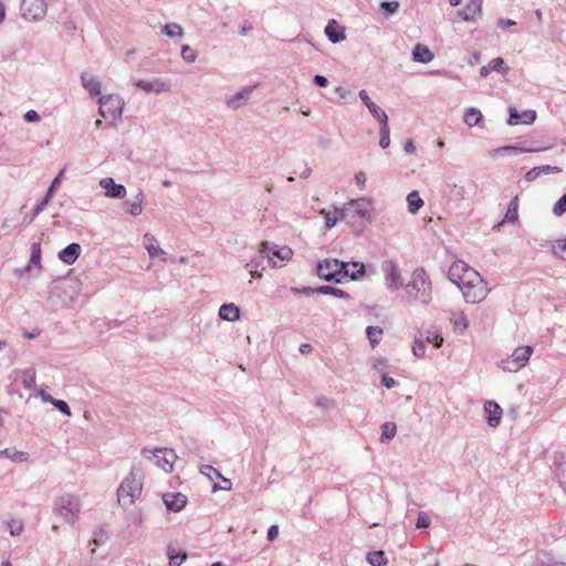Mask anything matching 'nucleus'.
Segmentation results:
<instances>
[{
  "label": "nucleus",
  "instance_id": "f257e3e1",
  "mask_svg": "<svg viewBox=\"0 0 566 566\" xmlns=\"http://www.w3.org/2000/svg\"><path fill=\"white\" fill-rule=\"evenodd\" d=\"M448 279L462 291L465 302L470 304L484 301L491 291L480 273L461 260L450 265Z\"/></svg>",
  "mask_w": 566,
  "mask_h": 566
},
{
  "label": "nucleus",
  "instance_id": "f03ea898",
  "mask_svg": "<svg viewBox=\"0 0 566 566\" xmlns=\"http://www.w3.org/2000/svg\"><path fill=\"white\" fill-rule=\"evenodd\" d=\"M405 291L412 302L423 306L429 305L433 300L432 281L423 268H417L411 272Z\"/></svg>",
  "mask_w": 566,
  "mask_h": 566
},
{
  "label": "nucleus",
  "instance_id": "7ed1b4c3",
  "mask_svg": "<svg viewBox=\"0 0 566 566\" xmlns=\"http://www.w3.org/2000/svg\"><path fill=\"white\" fill-rule=\"evenodd\" d=\"M142 492L143 480L135 470H132L117 489V502L123 509H128L140 497Z\"/></svg>",
  "mask_w": 566,
  "mask_h": 566
},
{
  "label": "nucleus",
  "instance_id": "20e7f679",
  "mask_svg": "<svg viewBox=\"0 0 566 566\" xmlns=\"http://www.w3.org/2000/svg\"><path fill=\"white\" fill-rule=\"evenodd\" d=\"M81 512V500L77 495L64 493L54 500L53 513L70 525H74Z\"/></svg>",
  "mask_w": 566,
  "mask_h": 566
},
{
  "label": "nucleus",
  "instance_id": "39448f33",
  "mask_svg": "<svg viewBox=\"0 0 566 566\" xmlns=\"http://www.w3.org/2000/svg\"><path fill=\"white\" fill-rule=\"evenodd\" d=\"M348 266L349 263L347 262L337 259H325L317 264V275L328 282L342 283L348 279Z\"/></svg>",
  "mask_w": 566,
  "mask_h": 566
},
{
  "label": "nucleus",
  "instance_id": "423d86ee",
  "mask_svg": "<svg viewBox=\"0 0 566 566\" xmlns=\"http://www.w3.org/2000/svg\"><path fill=\"white\" fill-rule=\"evenodd\" d=\"M533 354V348L528 345L520 346L513 353L499 363V367L506 373H517L530 360Z\"/></svg>",
  "mask_w": 566,
  "mask_h": 566
},
{
  "label": "nucleus",
  "instance_id": "0eeeda50",
  "mask_svg": "<svg viewBox=\"0 0 566 566\" xmlns=\"http://www.w3.org/2000/svg\"><path fill=\"white\" fill-rule=\"evenodd\" d=\"M142 454L148 460L153 461L159 469L169 473L174 470V463L177 460V454L172 449L158 448L154 451L144 448Z\"/></svg>",
  "mask_w": 566,
  "mask_h": 566
},
{
  "label": "nucleus",
  "instance_id": "6e6552de",
  "mask_svg": "<svg viewBox=\"0 0 566 566\" xmlns=\"http://www.w3.org/2000/svg\"><path fill=\"white\" fill-rule=\"evenodd\" d=\"M98 104H99V111H98L99 115L102 117H104L105 119H107V118L119 119L122 117L125 103L119 95L109 94V95L99 96Z\"/></svg>",
  "mask_w": 566,
  "mask_h": 566
},
{
  "label": "nucleus",
  "instance_id": "1a4fd4ad",
  "mask_svg": "<svg viewBox=\"0 0 566 566\" xmlns=\"http://www.w3.org/2000/svg\"><path fill=\"white\" fill-rule=\"evenodd\" d=\"M380 269L384 274L385 285L389 291L396 292L403 286L400 268L396 261L385 260Z\"/></svg>",
  "mask_w": 566,
  "mask_h": 566
},
{
  "label": "nucleus",
  "instance_id": "9d476101",
  "mask_svg": "<svg viewBox=\"0 0 566 566\" xmlns=\"http://www.w3.org/2000/svg\"><path fill=\"white\" fill-rule=\"evenodd\" d=\"M342 209L347 222L353 221L355 217L366 221L370 220V202L365 198L353 200Z\"/></svg>",
  "mask_w": 566,
  "mask_h": 566
},
{
  "label": "nucleus",
  "instance_id": "9b49d317",
  "mask_svg": "<svg viewBox=\"0 0 566 566\" xmlns=\"http://www.w3.org/2000/svg\"><path fill=\"white\" fill-rule=\"evenodd\" d=\"M20 11L24 20L38 21L46 14V3L44 0H22Z\"/></svg>",
  "mask_w": 566,
  "mask_h": 566
},
{
  "label": "nucleus",
  "instance_id": "f8f14e48",
  "mask_svg": "<svg viewBox=\"0 0 566 566\" xmlns=\"http://www.w3.org/2000/svg\"><path fill=\"white\" fill-rule=\"evenodd\" d=\"M54 290H60L61 293L57 296L62 300L64 304H70L75 301L81 291V284L75 279H66L59 282L54 287Z\"/></svg>",
  "mask_w": 566,
  "mask_h": 566
},
{
  "label": "nucleus",
  "instance_id": "ddd939ff",
  "mask_svg": "<svg viewBox=\"0 0 566 566\" xmlns=\"http://www.w3.org/2000/svg\"><path fill=\"white\" fill-rule=\"evenodd\" d=\"M135 85L145 93L161 94L170 92L171 90V81L160 77H154L149 80H137L135 81Z\"/></svg>",
  "mask_w": 566,
  "mask_h": 566
},
{
  "label": "nucleus",
  "instance_id": "4468645a",
  "mask_svg": "<svg viewBox=\"0 0 566 566\" xmlns=\"http://www.w3.org/2000/svg\"><path fill=\"white\" fill-rule=\"evenodd\" d=\"M483 0H469L464 9L459 10L457 15L465 22H478L482 18Z\"/></svg>",
  "mask_w": 566,
  "mask_h": 566
},
{
  "label": "nucleus",
  "instance_id": "2eb2a0df",
  "mask_svg": "<svg viewBox=\"0 0 566 566\" xmlns=\"http://www.w3.org/2000/svg\"><path fill=\"white\" fill-rule=\"evenodd\" d=\"M253 90H254L253 86H245V87L241 88L240 91H238L237 93H234L232 95H228L224 98L226 106L232 111H237V109L241 108L242 106L248 104Z\"/></svg>",
  "mask_w": 566,
  "mask_h": 566
},
{
  "label": "nucleus",
  "instance_id": "dca6fc26",
  "mask_svg": "<svg viewBox=\"0 0 566 566\" xmlns=\"http://www.w3.org/2000/svg\"><path fill=\"white\" fill-rule=\"evenodd\" d=\"M98 184L105 190L104 195L107 198L124 199L127 195L126 187L116 184L112 177L102 178Z\"/></svg>",
  "mask_w": 566,
  "mask_h": 566
},
{
  "label": "nucleus",
  "instance_id": "f3484780",
  "mask_svg": "<svg viewBox=\"0 0 566 566\" xmlns=\"http://www.w3.org/2000/svg\"><path fill=\"white\" fill-rule=\"evenodd\" d=\"M145 193L142 189L123 202V209L132 217L140 216L144 211Z\"/></svg>",
  "mask_w": 566,
  "mask_h": 566
},
{
  "label": "nucleus",
  "instance_id": "a211bd4d",
  "mask_svg": "<svg viewBox=\"0 0 566 566\" xmlns=\"http://www.w3.org/2000/svg\"><path fill=\"white\" fill-rule=\"evenodd\" d=\"M509 125L516 126L518 124L531 125L535 122L537 114L533 109H527L520 113L515 107L509 108Z\"/></svg>",
  "mask_w": 566,
  "mask_h": 566
},
{
  "label": "nucleus",
  "instance_id": "6ab92c4d",
  "mask_svg": "<svg viewBox=\"0 0 566 566\" xmlns=\"http://www.w3.org/2000/svg\"><path fill=\"white\" fill-rule=\"evenodd\" d=\"M63 172H64V170L60 171V174L53 179V181L51 182V186L49 187V189H48V191L45 193V196L43 197V199L33 209L31 221L34 220L45 209V207L52 200L54 191L60 186Z\"/></svg>",
  "mask_w": 566,
  "mask_h": 566
},
{
  "label": "nucleus",
  "instance_id": "aec40b11",
  "mask_svg": "<svg viewBox=\"0 0 566 566\" xmlns=\"http://www.w3.org/2000/svg\"><path fill=\"white\" fill-rule=\"evenodd\" d=\"M549 148L551 147L524 148V147H518V146H502V147L491 150L490 156L492 158H495L497 156H504V155H521L524 153H538V151L548 150Z\"/></svg>",
  "mask_w": 566,
  "mask_h": 566
},
{
  "label": "nucleus",
  "instance_id": "412c9836",
  "mask_svg": "<svg viewBox=\"0 0 566 566\" xmlns=\"http://www.w3.org/2000/svg\"><path fill=\"white\" fill-rule=\"evenodd\" d=\"M484 412L488 424L492 428H496L501 422L503 413L500 405L492 400L486 401L484 405Z\"/></svg>",
  "mask_w": 566,
  "mask_h": 566
},
{
  "label": "nucleus",
  "instance_id": "4be33fe9",
  "mask_svg": "<svg viewBox=\"0 0 566 566\" xmlns=\"http://www.w3.org/2000/svg\"><path fill=\"white\" fill-rule=\"evenodd\" d=\"M163 501L167 510L180 512L187 504V496L182 493H166L163 495Z\"/></svg>",
  "mask_w": 566,
  "mask_h": 566
},
{
  "label": "nucleus",
  "instance_id": "5701e85b",
  "mask_svg": "<svg viewBox=\"0 0 566 566\" xmlns=\"http://www.w3.org/2000/svg\"><path fill=\"white\" fill-rule=\"evenodd\" d=\"M82 86L88 92V94L93 97L102 96V84L101 82L93 76L92 74L84 72L81 75Z\"/></svg>",
  "mask_w": 566,
  "mask_h": 566
},
{
  "label": "nucleus",
  "instance_id": "b1692460",
  "mask_svg": "<svg viewBox=\"0 0 566 566\" xmlns=\"http://www.w3.org/2000/svg\"><path fill=\"white\" fill-rule=\"evenodd\" d=\"M80 254L81 245L78 243H71L66 248L61 250L57 255L63 263L72 265L73 263H75Z\"/></svg>",
  "mask_w": 566,
  "mask_h": 566
},
{
  "label": "nucleus",
  "instance_id": "393cba45",
  "mask_svg": "<svg viewBox=\"0 0 566 566\" xmlns=\"http://www.w3.org/2000/svg\"><path fill=\"white\" fill-rule=\"evenodd\" d=\"M359 98L361 99V102L366 105V107L368 108L369 113L379 122L381 120L382 118H387V114L384 109H381L377 104H375L369 95L367 94V92L365 90H361L359 92Z\"/></svg>",
  "mask_w": 566,
  "mask_h": 566
},
{
  "label": "nucleus",
  "instance_id": "a878e982",
  "mask_svg": "<svg viewBox=\"0 0 566 566\" xmlns=\"http://www.w3.org/2000/svg\"><path fill=\"white\" fill-rule=\"evenodd\" d=\"M325 34L332 43H339L345 39L344 31L335 20H331L325 27Z\"/></svg>",
  "mask_w": 566,
  "mask_h": 566
},
{
  "label": "nucleus",
  "instance_id": "bb28decb",
  "mask_svg": "<svg viewBox=\"0 0 566 566\" xmlns=\"http://www.w3.org/2000/svg\"><path fill=\"white\" fill-rule=\"evenodd\" d=\"M434 55L428 46L418 43L412 50V59L419 63H429L433 60Z\"/></svg>",
  "mask_w": 566,
  "mask_h": 566
},
{
  "label": "nucleus",
  "instance_id": "cd10ccee",
  "mask_svg": "<svg viewBox=\"0 0 566 566\" xmlns=\"http://www.w3.org/2000/svg\"><path fill=\"white\" fill-rule=\"evenodd\" d=\"M219 316L223 321L235 322L240 317V310L233 303L223 304L219 308Z\"/></svg>",
  "mask_w": 566,
  "mask_h": 566
},
{
  "label": "nucleus",
  "instance_id": "c85d7f7f",
  "mask_svg": "<svg viewBox=\"0 0 566 566\" xmlns=\"http://www.w3.org/2000/svg\"><path fill=\"white\" fill-rule=\"evenodd\" d=\"M319 213L324 217L325 224L328 229L333 228L338 220H346L342 208H335L333 211L323 209Z\"/></svg>",
  "mask_w": 566,
  "mask_h": 566
},
{
  "label": "nucleus",
  "instance_id": "c756f323",
  "mask_svg": "<svg viewBox=\"0 0 566 566\" xmlns=\"http://www.w3.org/2000/svg\"><path fill=\"white\" fill-rule=\"evenodd\" d=\"M507 70L509 69L504 66V60L502 57H495L491 60L488 65H484L480 69V75L482 77H486L491 71L506 73Z\"/></svg>",
  "mask_w": 566,
  "mask_h": 566
},
{
  "label": "nucleus",
  "instance_id": "7c9ffc66",
  "mask_svg": "<svg viewBox=\"0 0 566 566\" xmlns=\"http://www.w3.org/2000/svg\"><path fill=\"white\" fill-rule=\"evenodd\" d=\"M408 211L416 214L423 206V200L420 198L419 192L413 190L407 196Z\"/></svg>",
  "mask_w": 566,
  "mask_h": 566
},
{
  "label": "nucleus",
  "instance_id": "2f4dec72",
  "mask_svg": "<svg viewBox=\"0 0 566 566\" xmlns=\"http://www.w3.org/2000/svg\"><path fill=\"white\" fill-rule=\"evenodd\" d=\"M379 125H380V129H379V134H380V140H379V145L382 149L385 148H388L389 145H390V129H389V125H388V117L387 118H382L381 120H379Z\"/></svg>",
  "mask_w": 566,
  "mask_h": 566
},
{
  "label": "nucleus",
  "instance_id": "473e14b6",
  "mask_svg": "<svg viewBox=\"0 0 566 566\" xmlns=\"http://www.w3.org/2000/svg\"><path fill=\"white\" fill-rule=\"evenodd\" d=\"M28 264H30L31 268L33 265L36 266V273L34 275L38 276L41 270V245L39 242L32 243L31 256Z\"/></svg>",
  "mask_w": 566,
  "mask_h": 566
},
{
  "label": "nucleus",
  "instance_id": "72a5a7b5",
  "mask_svg": "<svg viewBox=\"0 0 566 566\" xmlns=\"http://www.w3.org/2000/svg\"><path fill=\"white\" fill-rule=\"evenodd\" d=\"M144 239H145V241H146V242H145V248H146V250H147L148 254H149L151 258H156V256H160V255H165V254H166V252H165L161 248H159L158 245H155V243H154V242H155L156 240H155V238H154V237H151V235H149V234L147 233V234H145Z\"/></svg>",
  "mask_w": 566,
  "mask_h": 566
},
{
  "label": "nucleus",
  "instance_id": "f704fd0d",
  "mask_svg": "<svg viewBox=\"0 0 566 566\" xmlns=\"http://www.w3.org/2000/svg\"><path fill=\"white\" fill-rule=\"evenodd\" d=\"M451 323L454 331H459L460 333L465 332L469 326L468 318L463 312L454 313L451 317Z\"/></svg>",
  "mask_w": 566,
  "mask_h": 566
},
{
  "label": "nucleus",
  "instance_id": "c9c22d12",
  "mask_svg": "<svg viewBox=\"0 0 566 566\" xmlns=\"http://www.w3.org/2000/svg\"><path fill=\"white\" fill-rule=\"evenodd\" d=\"M367 562L370 566H385L388 559L382 551H375L367 554Z\"/></svg>",
  "mask_w": 566,
  "mask_h": 566
},
{
  "label": "nucleus",
  "instance_id": "e433bc0d",
  "mask_svg": "<svg viewBox=\"0 0 566 566\" xmlns=\"http://www.w3.org/2000/svg\"><path fill=\"white\" fill-rule=\"evenodd\" d=\"M482 119V114L478 108L470 107L465 111L464 122L469 127L478 125Z\"/></svg>",
  "mask_w": 566,
  "mask_h": 566
},
{
  "label": "nucleus",
  "instance_id": "4c0bfd02",
  "mask_svg": "<svg viewBox=\"0 0 566 566\" xmlns=\"http://www.w3.org/2000/svg\"><path fill=\"white\" fill-rule=\"evenodd\" d=\"M316 291H317V294H322V295H334L338 298H348L349 297V294L340 289H336V287H333V286H327V285H324V286H318L316 287Z\"/></svg>",
  "mask_w": 566,
  "mask_h": 566
},
{
  "label": "nucleus",
  "instance_id": "58836bf2",
  "mask_svg": "<svg viewBox=\"0 0 566 566\" xmlns=\"http://www.w3.org/2000/svg\"><path fill=\"white\" fill-rule=\"evenodd\" d=\"M161 33L169 38H182L184 29L178 23H168L161 28Z\"/></svg>",
  "mask_w": 566,
  "mask_h": 566
},
{
  "label": "nucleus",
  "instance_id": "ea45409f",
  "mask_svg": "<svg viewBox=\"0 0 566 566\" xmlns=\"http://www.w3.org/2000/svg\"><path fill=\"white\" fill-rule=\"evenodd\" d=\"M6 525L12 536H18L23 531V521L21 518L11 517L6 521Z\"/></svg>",
  "mask_w": 566,
  "mask_h": 566
},
{
  "label": "nucleus",
  "instance_id": "a19ab883",
  "mask_svg": "<svg viewBox=\"0 0 566 566\" xmlns=\"http://www.w3.org/2000/svg\"><path fill=\"white\" fill-rule=\"evenodd\" d=\"M381 431L382 432H381L380 441L381 442H388L391 439H394V437L396 436L397 428H396V424L394 422H385L381 426Z\"/></svg>",
  "mask_w": 566,
  "mask_h": 566
},
{
  "label": "nucleus",
  "instance_id": "79ce46f5",
  "mask_svg": "<svg viewBox=\"0 0 566 566\" xmlns=\"http://www.w3.org/2000/svg\"><path fill=\"white\" fill-rule=\"evenodd\" d=\"M167 555L169 557V566H180L186 559V553H175L171 545L167 547Z\"/></svg>",
  "mask_w": 566,
  "mask_h": 566
},
{
  "label": "nucleus",
  "instance_id": "37998d69",
  "mask_svg": "<svg viewBox=\"0 0 566 566\" xmlns=\"http://www.w3.org/2000/svg\"><path fill=\"white\" fill-rule=\"evenodd\" d=\"M36 371L33 368H27L22 371V385L27 389H32L35 386Z\"/></svg>",
  "mask_w": 566,
  "mask_h": 566
},
{
  "label": "nucleus",
  "instance_id": "c03bdc74",
  "mask_svg": "<svg viewBox=\"0 0 566 566\" xmlns=\"http://www.w3.org/2000/svg\"><path fill=\"white\" fill-rule=\"evenodd\" d=\"M273 245L272 243L268 242V241H263L261 242L260 244V253L262 255H264V258H268L269 260V263L272 268H276L279 266L277 263L272 259V254H273Z\"/></svg>",
  "mask_w": 566,
  "mask_h": 566
},
{
  "label": "nucleus",
  "instance_id": "a18cd8bd",
  "mask_svg": "<svg viewBox=\"0 0 566 566\" xmlns=\"http://www.w3.org/2000/svg\"><path fill=\"white\" fill-rule=\"evenodd\" d=\"M293 255V251L289 247L273 245V256H276L281 261H289Z\"/></svg>",
  "mask_w": 566,
  "mask_h": 566
},
{
  "label": "nucleus",
  "instance_id": "49530a36",
  "mask_svg": "<svg viewBox=\"0 0 566 566\" xmlns=\"http://www.w3.org/2000/svg\"><path fill=\"white\" fill-rule=\"evenodd\" d=\"M517 207H518V203H517V196L514 197L510 205H509V209L506 211V214L503 219V222H513L517 219Z\"/></svg>",
  "mask_w": 566,
  "mask_h": 566
},
{
  "label": "nucleus",
  "instance_id": "de8ad7c7",
  "mask_svg": "<svg viewBox=\"0 0 566 566\" xmlns=\"http://www.w3.org/2000/svg\"><path fill=\"white\" fill-rule=\"evenodd\" d=\"M367 337L374 347L376 344L380 342V336L382 335V329L378 326H368L366 329Z\"/></svg>",
  "mask_w": 566,
  "mask_h": 566
},
{
  "label": "nucleus",
  "instance_id": "09e8293b",
  "mask_svg": "<svg viewBox=\"0 0 566 566\" xmlns=\"http://www.w3.org/2000/svg\"><path fill=\"white\" fill-rule=\"evenodd\" d=\"M553 253L566 261V239L556 240L553 245Z\"/></svg>",
  "mask_w": 566,
  "mask_h": 566
},
{
  "label": "nucleus",
  "instance_id": "8fccbe9b",
  "mask_svg": "<svg viewBox=\"0 0 566 566\" xmlns=\"http://www.w3.org/2000/svg\"><path fill=\"white\" fill-rule=\"evenodd\" d=\"M199 471H200L201 474L207 476L210 481H213V476L222 478L221 472L219 470H217L216 468H213L212 465H209V464L201 465Z\"/></svg>",
  "mask_w": 566,
  "mask_h": 566
},
{
  "label": "nucleus",
  "instance_id": "3c124183",
  "mask_svg": "<svg viewBox=\"0 0 566 566\" xmlns=\"http://www.w3.org/2000/svg\"><path fill=\"white\" fill-rule=\"evenodd\" d=\"M181 57L187 63H193L197 59V52L192 50L188 44L181 46Z\"/></svg>",
  "mask_w": 566,
  "mask_h": 566
},
{
  "label": "nucleus",
  "instance_id": "603ef678",
  "mask_svg": "<svg viewBox=\"0 0 566 566\" xmlns=\"http://www.w3.org/2000/svg\"><path fill=\"white\" fill-rule=\"evenodd\" d=\"M566 212V192L553 206V213L560 217Z\"/></svg>",
  "mask_w": 566,
  "mask_h": 566
},
{
  "label": "nucleus",
  "instance_id": "864d4df0",
  "mask_svg": "<svg viewBox=\"0 0 566 566\" xmlns=\"http://www.w3.org/2000/svg\"><path fill=\"white\" fill-rule=\"evenodd\" d=\"M353 268H355L356 272L349 273L348 277L352 280H358L359 277L364 276L365 274V264L361 262H352L349 263Z\"/></svg>",
  "mask_w": 566,
  "mask_h": 566
},
{
  "label": "nucleus",
  "instance_id": "5fc2aeb1",
  "mask_svg": "<svg viewBox=\"0 0 566 566\" xmlns=\"http://www.w3.org/2000/svg\"><path fill=\"white\" fill-rule=\"evenodd\" d=\"M380 9L388 14H394L399 9V2L398 1H382L380 3Z\"/></svg>",
  "mask_w": 566,
  "mask_h": 566
},
{
  "label": "nucleus",
  "instance_id": "6e6d98bb",
  "mask_svg": "<svg viewBox=\"0 0 566 566\" xmlns=\"http://www.w3.org/2000/svg\"><path fill=\"white\" fill-rule=\"evenodd\" d=\"M412 353L416 357L421 358L426 354V344L422 339H416L412 346Z\"/></svg>",
  "mask_w": 566,
  "mask_h": 566
},
{
  "label": "nucleus",
  "instance_id": "4d7b16f0",
  "mask_svg": "<svg viewBox=\"0 0 566 566\" xmlns=\"http://www.w3.org/2000/svg\"><path fill=\"white\" fill-rule=\"evenodd\" d=\"M220 479H221V484H213L212 492L230 491L232 489L231 480L228 478H224L223 475Z\"/></svg>",
  "mask_w": 566,
  "mask_h": 566
},
{
  "label": "nucleus",
  "instance_id": "13d9d810",
  "mask_svg": "<svg viewBox=\"0 0 566 566\" xmlns=\"http://www.w3.org/2000/svg\"><path fill=\"white\" fill-rule=\"evenodd\" d=\"M451 195L454 200H463L465 199L467 190L464 186L453 185Z\"/></svg>",
  "mask_w": 566,
  "mask_h": 566
},
{
  "label": "nucleus",
  "instance_id": "bf43d9fd",
  "mask_svg": "<svg viewBox=\"0 0 566 566\" xmlns=\"http://www.w3.org/2000/svg\"><path fill=\"white\" fill-rule=\"evenodd\" d=\"M52 405L63 415L69 417L72 415L69 405L64 400L55 399L54 401H52Z\"/></svg>",
  "mask_w": 566,
  "mask_h": 566
},
{
  "label": "nucleus",
  "instance_id": "052dcab7",
  "mask_svg": "<svg viewBox=\"0 0 566 566\" xmlns=\"http://www.w3.org/2000/svg\"><path fill=\"white\" fill-rule=\"evenodd\" d=\"M430 525V517L426 512H420L418 514L416 527L417 528H427Z\"/></svg>",
  "mask_w": 566,
  "mask_h": 566
},
{
  "label": "nucleus",
  "instance_id": "680f3d73",
  "mask_svg": "<svg viewBox=\"0 0 566 566\" xmlns=\"http://www.w3.org/2000/svg\"><path fill=\"white\" fill-rule=\"evenodd\" d=\"M426 342L432 343L436 348H439L443 344V338L439 334L428 333Z\"/></svg>",
  "mask_w": 566,
  "mask_h": 566
},
{
  "label": "nucleus",
  "instance_id": "e2e57ef3",
  "mask_svg": "<svg viewBox=\"0 0 566 566\" xmlns=\"http://www.w3.org/2000/svg\"><path fill=\"white\" fill-rule=\"evenodd\" d=\"M291 292L295 295L297 294H304V295H314V294H317V291H316V287H310V286H304L302 289L300 287H291Z\"/></svg>",
  "mask_w": 566,
  "mask_h": 566
},
{
  "label": "nucleus",
  "instance_id": "0e129e2a",
  "mask_svg": "<svg viewBox=\"0 0 566 566\" xmlns=\"http://www.w3.org/2000/svg\"><path fill=\"white\" fill-rule=\"evenodd\" d=\"M23 119L28 123H38L40 122L41 117L34 109H29L24 113Z\"/></svg>",
  "mask_w": 566,
  "mask_h": 566
},
{
  "label": "nucleus",
  "instance_id": "69168bd1",
  "mask_svg": "<svg viewBox=\"0 0 566 566\" xmlns=\"http://www.w3.org/2000/svg\"><path fill=\"white\" fill-rule=\"evenodd\" d=\"M538 169L541 170V175L542 174H559V172H562L560 167L552 166V165L538 166Z\"/></svg>",
  "mask_w": 566,
  "mask_h": 566
},
{
  "label": "nucleus",
  "instance_id": "338daca9",
  "mask_svg": "<svg viewBox=\"0 0 566 566\" xmlns=\"http://www.w3.org/2000/svg\"><path fill=\"white\" fill-rule=\"evenodd\" d=\"M539 176H541V170L538 169V166H537V167H533L532 169H530L525 174L524 178L526 181L531 182V181L536 180Z\"/></svg>",
  "mask_w": 566,
  "mask_h": 566
},
{
  "label": "nucleus",
  "instance_id": "774afa93",
  "mask_svg": "<svg viewBox=\"0 0 566 566\" xmlns=\"http://www.w3.org/2000/svg\"><path fill=\"white\" fill-rule=\"evenodd\" d=\"M316 406L319 408L328 409L331 407H334V401L327 397H319L316 400Z\"/></svg>",
  "mask_w": 566,
  "mask_h": 566
}]
</instances>
